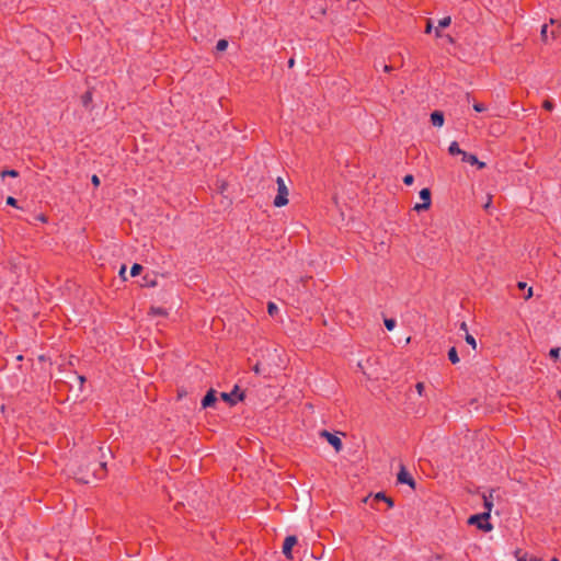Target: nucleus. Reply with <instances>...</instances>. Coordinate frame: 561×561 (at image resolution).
I'll return each instance as SVG.
<instances>
[{
	"label": "nucleus",
	"instance_id": "473e14b6",
	"mask_svg": "<svg viewBox=\"0 0 561 561\" xmlns=\"http://www.w3.org/2000/svg\"><path fill=\"white\" fill-rule=\"evenodd\" d=\"M543 107H545L546 110H549V111H550V110H552L553 105H552V103H551L550 101H545V103H543Z\"/></svg>",
	"mask_w": 561,
	"mask_h": 561
},
{
	"label": "nucleus",
	"instance_id": "7ed1b4c3",
	"mask_svg": "<svg viewBox=\"0 0 561 561\" xmlns=\"http://www.w3.org/2000/svg\"><path fill=\"white\" fill-rule=\"evenodd\" d=\"M220 397L224 401L233 405L237 402L242 401L244 399V392L240 391V388L238 386H234L231 392H221Z\"/></svg>",
	"mask_w": 561,
	"mask_h": 561
},
{
	"label": "nucleus",
	"instance_id": "37998d69",
	"mask_svg": "<svg viewBox=\"0 0 561 561\" xmlns=\"http://www.w3.org/2000/svg\"><path fill=\"white\" fill-rule=\"evenodd\" d=\"M383 70L388 72V71H390V70H391V67H390V66L385 65V66H383Z\"/></svg>",
	"mask_w": 561,
	"mask_h": 561
},
{
	"label": "nucleus",
	"instance_id": "09e8293b",
	"mask_svg": "<svg viewBox=\"0 0 561 561\" xmlns=\"http://www.w3.org/2000/svg\"><path fill=\"white\" fill-rule=\"evenodd\" d=\"M103 469L105 468L106 463L105 462H101L100 465Z\"/></svg>",
	"mask_w": 561,
	"mask_h": 561
},
{
	"label": "nucleus",
	"instance_id": "a211bd4d",
	"mask_svg": "<svg viewBox=\"0 0 561 561\" xmlns=\"http://www.w3.org/2000/svg\"><path fill=\"white\" fill-rule=\"evenodd\" d=\"M141 270H142V266L140 264L136 263L130 268V275L131 276H137V275L140 274Z\"/></svg>",
	"mask_w": 561,
	"mask_h": 561
},
{
	"label": "nucleus",
	"instance_id": "c03bdc74",
	"mask_svg": "<svg viewBox=\"0 0 561 561\" xmlns=\"http://www.w3.org/2000/svg\"><path fill=\"white\" fill-rule=\"evenodd\" d=\"M435 34H436V36H437V37H440V36H442V35H440V32L438 31V27L435 30Z\"/></svg>",
	"mask_w": 561,
	"mask_h": 561
},
{
	"label": "nucleus",
	"instance_id": "f3484780",
	"mask_svg": "<svg viewBox=\"0 0 561 561\" xmlns=\"http://www.w3.org/2000/svg\"><path fill=\"white\" fill-rule=\"evenodd\" d=\"M150 313L153 316H165L167 311L160 307H152Z\"/></svg>",
	"mask_w": 561,
	"mask_h": 561
},
{
	"label": "nucleus",
	"instance_id": "423d86ee",
	"mask_svg": "<svg viewBox=\"0 0 561 561\" xmlns=\"http://www.w3.org/2000/svg\"><path fill=\"white\" fill-rule=\"evenodd\" d=\"M397 479H398L399 483L408 484L412 489H415V481L411 477V474L407 471L404 466L400 467V471L398 473Z\"/></svg>",
	"mask_w": 561,
	"mask_h": 561
},
{
	"label": "nucleus",
	"instance_id": "c85d7f7f",
	"mask_svg": "<svg viewBox=\"0 0 561 561\" xmlns=\"http://www.w3.org/2000/svg\"><path fill=\"white\" fill-rule=\"evenodd\" d=\"M415 388H416L417 393H419L420 396H422L423 390H424V385H423V382H417V383H416V386H415Z\"/></svg>",
	"mask_w": 561,
	"mask_h": 561
},
{
	"label": "nucleus",
	"instance_id": "6e6552de",
	"mask_svg": "<svg viewBox=\"0 0 561 561\" xmlns=\"http://www.w3.org/2000/svg\"><path fill=\"white\" fill-rule=\"evenodd\" d=\"M217 398H216V391L214 389H210L206 396L204 397V399L202 400V407L203 408H208V407H211L215 402H216Z\"/></svg>",
	"mask_w": 561,
	"mask_h": 561
},
{
	"label": "nucleus",
	"instance_id": "de8ad7c7",
	"mask_svg": "<svg viewBox=\"0 0 561 561\" xmlns=\"http://www.w3.org/2000/svg\"><path fill=\"white\" fill-rule=\"evenodd\" d=\"M149 284H150V286H156V282L154 280H151Z\"/></svg>",
	"mask_w": 561,
	"mask_h": 561
},
{
	"label": "nucleus",
	"instance_id": "20e7f679",
	"mask_svg": "<svg viewBox=\"0 0 561 561\" xmlns=\"http://www.w3.org/2000/svg\"><path fill=\"white\" fill-rule=\"evenodd\" d=\"M420 197L423 201V203L415 204L414 210L422 211L428 209L431 206V191L428 188L421 190Z\"/></svg>",
	"mask_w": 561,
	"mask_h": 561
},
{
	"label": "nucleus",
	"instance_id": "f257e3e1",
	"mask_svg": "<svg viewBox=\"0 0 561 561\" xmlns=\"http://www.w3.org/2000/svg\"><path fill=\"white\" fill-rule=\"evenodd\" d=\"M276 184H277V195L274 198V206L283 207L288 204L289 191H288V187H287L285 181L283 180V178L278 176L276 179Z\"/></svg>",
	"mask_w": 561,
	"mask_h": 561
},
{
	"label": "nucleus",
	"instance_id": "79ce46f5",
	"mask_svg": "<svg viewBox=\"0 0 561 561\" xmlns=\"http://www.w3.org/2000/svg\"><path fill=\"white\" fill-rule=\"evenodd\" d=\"M557 23L560 25V23L558 22V20H556V19H550V24H552V25H553V24H557Z\"/></svg>",
	"mask_w": 561,
	"mask_h": 561
},
{
	"label": "nucleus",
	"instance_id": "1a4fd4ad",
	"mask_svg": "<svg viewBox=\"0 0 561 561\" xmlns=\"http://www.w3.org/2000/svg\"><path fill=\"white\" fill-rule=\"evenodd\" d=\"M431 122L436 127H442L444 125V115L439 111H435L431 114Z\"/></svg>",
	"mask_w": 561,
	"mask_h": 561
},
{
	"label": "nucleus",
	"instance_id": "2f4dec72",
	"mask_svg": "<svg viewBox=\"0 0 561 561\" xmlns=\"http://www.w3.org/2000/svg\"><path fill=\"white\" fill-rule=\"evenodd\" d=\"M459 328H460L461 331L465 332V334L469 333L468 332V327H467L466 322H461Z\"/></svg>",
	"mask_w": 561,
	"mask_h": 561
},
{
	"label": "nucleus",
	"instance_id": "4be33fe9",
	"mask_svg": "<svg viewBox=\"0 0 561 561\" xmlns=\"http://www.w3.org/2000/svg\"><path fill=\"white\" fill-rule=\"evenodd\" d=\"M385 325L389 331H391L396 327V321L393 319H385Z\"/></svg>",
	"mask_w": 561,
	"mask_h": 561
},
{
	"label": "nucleus",
	"instance_id": "4c0bfd02",
	"mask_svg": "<svg viewBox=\"0 0 561 561\" xmlns=\"http://www.w3.org/2000/svg\"><path fill=\"white\" fill-rule=\"evenodd\" d=\"M478 165L479 169H483L485 167V163L484 162H481L478 160V163H476Z\"/></svg>",
	"mask_w": 561,
	"mask_h": 561
},
{
	"label": "nucleus",
	"instance_id": "cd10ccee",
	"mask_svg": "<svg viewBox=\"0 0 561 561\" xmlns=\"http://www.w3.org/2000/svg\"><path fill=\"white\" fill-rule=\"evenodd\" d=\"M432 30H433V22H432V20H430V19H428V20L426 21L425 33H431V32H432Z\"/></svg>",
	"mask_w": 561,
	"mask_h": 561
},
{
	"label": "nucleus",
	"instance_id": "6ab92c4d",
	"mask_svg": "<svg viewBox=\"0 0 561 561\" xmlns=\"http://www.w3.org/2000/svg\"><path fill=\"white\" fill-rule=\"evenodd\" d=\"M465 340L472 348L477 347L476 339L470 333L465 334Z\"/></svg>",
	"mask_w": 561,
	"mask_h": 561
},
{
	"label": "nucleus",
	"instance_id": "dca6fc26",
	"mask_svg": "<svg viewBox=\"0 0 561 561\" xmlns=\"http://www.w3.org/2000/svg\"><path fill=\"white\" fill-rule=\"evenodd\" d=\"M450 23H451L450 16H445L438 21V27H442V28L447 27L450 25Z\"/></svg>",
	"mask_w": 561,
	"mask_h": 561
},
{
	"label": "nucleus",
	"instance_id": "aec40b11",
	"mask_svg": "<svg viewBox=\"0 0 561 561\" xmlns=\"http://www.w3.org/2000/svg\"><path fill=\"white\" fill-rule=\"evenodd\" d=\"M267 311L270 316H274L278 311V307L274 302H268Z\"/></svg>",
	"mask_w": 561,
	"mask_h": 561
},
{
	"label": "nucleus",
	"instance_id": "a18cd8bd",
	"mask_svg": "<svg viewBox=\"0 0 561 561\" xmlns=\"http://www.w3.org/2000/svg\"><path fill=\"white\" fill-rule=\"evenodd\" d=\"M528 561H540V560L535 557H531Z\"/></svg>",
	"mask_w": 561,
	"mask_h": 561
},
{
	"label": "nucleus",
	"instance_id": "49530a36",
	"mask_svg": "<svg viewBox=\"0 0 561 561\" xmlns=\"http://www.w3.org/2000/svg\"><path fill=\"white\" fill-rule=\"evenodd\" d=\"M22 359H23L22 355L16 356V360H22Z\"/></svg>",
	"mask_w": 561,
	"mask_h": 561
},
{
	"label": "nucleus",
	"instance_id": "412c9836",
	"mask_svg": "<svg viewBox=\"0 0 561 561\" xmlns=\"http://www.w3.org/2000/svg\"><path fill=\"white\" fill-rule=\"evenodd\" d=\"M7 175L16 178L19 175V173L15 170H5V171L1 172L2 178L7 176Z\"/></svg>",
	"mask_w": 561,
	"mask_h": 561
},
{
	"label": "nucleus",
	"instance_id": "b1692460",
	"mask_svg": "<svg viewBox=\"0 0 561 561\" xmlns=\"http://www.w3.org/2000/svg\"><path fill=\"white\" fill-rule=\"evenodd\" d=\"M547 30H548L547 24L542 25L541 31H540V35H541V39L543 42H546L547 38H548Z\"/></svg>",
	"mask_w": 561,
	"mask_h": 561
},
{
	"label": "nucleus",
	"instance_id": "9d476101",
	"mask_svg": "<svg viewBox=\"0 0 561 561\" xmlns=\"http://www.w3.org/2000/svg\"><path fill=\"white\" fill-rule=\"evenodd\" d=\"M448 152L451 154V156H457V154H460L462 156L463 154V150H461L459 148V145L457 141H453L450 145H449V148H448Z\"/></svg>",
	"mask_w": 561,
	"mask_h": 561
},
{
	"label": "nucleus",
	"instance_id": "393cba45",
	"mask_svg": "<svg viewBox=\"0 0 561 561\" xmlns=\"http://www.w3.org/2000/svg\"><path fill=\"white\" fill-rule=\"evenodd\" d=\"M403 182L404 184L407 185H411L413 182H414V178L412 174H407L404 178H403Z\"/></svg>",
	"mask_w": 561,
	"mask_h": 561
},
{
	"label": "nucleus",
	"instance_id": "7c9ffc66",
	"mask_svg": "<svg viewBox=\"0 0 561 561\" xmlns=\"http://www.w3.org/2000/svg\"><path fill=\"white\" fill-rule=\"evenodd\" d=\"M7 204L10 205V206H16V199L12 196H9L7 198Z\"/></svg>",
	"mask_w": 561,
	"mask_h": 561
},
{
	"label": "nucleus",
	"instance_id": "72a5a7b5",
	"mask_svg": "<svg viewBox=\"0 0 561 561\" xmlns=\"http://www.w3.org/2000/svg\"><path fill=\"white\" fill-rule=\"evenodd\" d=\"M533 296V288L529 287L527 290V295L525 296V299H529Z\"/></svg>",
	"mask_w": 561,
	"mask_h": 561
},
{
	"label": "nucleus",
	"instance_id": "39448f33",
	"mask_svg": "<svg viewBox=\"0 0 561 561\" xmlns=\"http://www.w3.org/2000/svg\"><path fill=\"white\" fill-rule=\"evenodd\" d=\"M320 436L324 437L328 440V443L335 449V451L339 453L342 450V440L336 435L331 434L330 432L324 430L320 432Z\"/></svg>",
	"mask_w": 561,
	"mask_h": 561
},
{
	"label": "nucleus",
	"instance_id": "4468645a",
	"mask_svg": "<svg viewBox=\"0 0 561 561\" xmlns=\"http://www.w3.org/2000/svg\"><path fill=\"white\" fill-rule=\"evenodd\" d=\"M448 358L453 364L459 363V357L455 347H451L448 352Z\"/></svg>",
	"mask_w": 561,
	"mask_h": 561
},
{
	"label": "nucleus",
	"instance_id": "ddd939ff",
	"mask_svg": "<svg viewBox=\"0 0 561 561\" xmlns=\"http://www.w3.org/2000/svg\"><path fill=\"white\" fill-rule=\"evenodd\" d=\"M461 157H462V161H465V162H468L470 164L478 163V158L474 154H471V153H468L465 151Z\"/></svg>",
	"mask_w": 561,
	"mask_h": 561
},
{
	"label": "nucleus",
	"instance_id": "f8f14e48",
	"mask_svg": "<svg viewBox=\"0 0 561 561\" xmlns=\"http://www.w3.org/2000/svg\"><path fill=\"white\" fill-rule=\"evenodd\" d=\"M484 507L486 508V512H491L493 507V492H491L489 495H484Z\"/></svg>",
	"mask_w": 561,
	"mask_h": 561
},
{
	"label": "nucleus",
	"instance_id": "bb28decb",
	"mask_svg": "<svg viewBox=\"0 0 561 561\" xmlns=\"http://www.w3.org/2000/svg\"><path fill=\"white\" fill-rule=\"evenodd\" d=\"M119 276L126 280L127 277H126V266L125 265H122L121 268H119V272H118Z\"/></svg>",
	"mask_w": 561,
	"mask_h": 561
},
{
	"label": "nucleus",
	"instance_id": "5701e85b",
	"mask_svg": "<svg viewBox=\"0 0 561 561\" xmlns=\"http://www.w3.org/2000/svg\"><path fill=\"white\" fill-rule=\"evenodd\" d=\"M473 108L477 112H484V111H486V106L483 103H479V102L473 103Z\"/></svg>",
	"mask_w": 561,
	"mask_h": 561
},
{
	"label": "nucleus",
	"instance_id": "3c124183",
	"mask_svg": "<svg viewBox=\"0 0 561 561\" xmlns=\"http://www.w3.org/2000/svg\"><path fill=\"white\" fill-rule=\"evenodd\" d=\"M551 561H559L557 558H553Z\"/></svg>",
	"mask_w": 561,
	"mask_h": 561
},
{
	"label": "nucleus",
	"instance_id": "0eeeda50",
	"mask_svg": "<svg viewBox=\"0 0 561 561\" xmlns=\"http://www.w3.org/2000/svg\"><path fill=\"white\" fill-rule=\"evenodd\" d=\"M296 543H297L296 536L286 537L284 545H283V553L287 559H293L291 550Z\"/></svg>",
	"mask_w": 561,
	"mask_h": 561
},
{
	"label": "nucleus",
	"instance_id": "a878e982",
	"mask_svg": "<svg viewBox=\"0 0 561 561\" xmlns=\"http://www.w3.org/2000/svg\"><path fill=\"white\" fill-rule=\"evenodd\" d=\"M549 355L552 358H558L560 356V348H558V347L551 348Z\"/></svg>",
	"mask_w": 561,
	"mask_h": 561
},
{
	"label": "nucleus",
	"instance_id": "58836bf2",
	"mask_svg": "<svg viewBox=\"0 0 561 561\" xmlns=\"http://www.w3.org/2000/svg\"><path fill=\"white\" fill-rule=\"evenodd\" d=\"M294 65H295V59H294V58H290V59L288 60V66L291 68V67H294Z\"/></svg>",
	"mask_w": 561,
	"mask_h": 561
},
{
	"label": "nucleus",
	"instance_id": "8fccbe9b",
	"mask_svg": "<svg viewBox=\"0 0 561 561\" xmlns=\"http://www.w3.org/2000/svg\"><path fill=\"white\" fill-rule=\"evenodd\" d=\"M39 220L45 221L44 216H41V217H39Z\"/></svg>",
	"mask_w": 561,
	"mask_h": 561
},
{
	"label": "nucleus",
	"instance_id": "c9c22d12",
	"mask_svg": "<svg viewBox=\"0 0 561 561\" xmlns=\"http://www.w3.org/2000/svg\"><path fill=\"white\" fill-rule=\"evenodd\" d=\"M517 286L519 289H525L527 287V284L524 282H519Z\"/></svg>",
	"mask_w": 561,
	"mask_h": 561
},
{
	"label": "nucleus",
	"instance_id": "f704fd0d",
	"mask_svg": "<svg viewBox=\"0 0 561 561\" xmlns=\"http://www.w3.org/2000/svg\"><path fill=\"white\" fill-rule=\"evenodd\" d=\"M253 371H254L255 374H261V367H260V365H259V364H256V365L253 367Z\"/></svg>",
	"mask_w": 561,
	"mask_h": 561
},
{
	"label": "nucleus",
	"instance_id": "a19ab883",
	"mask_svg": "<svg viewBox=\"0 0 561 561\" xmlns=\"http://www.w3.org/2000/svg\"><path fill=\"white\" fill-rule=\"evenodd\" d=\"M517 561H528V559L526 556H523V557H518Z\"/></svg>",
	"mask_w": 561,
	"mask_h": 561
},
{
	"label": "nucleus",
	"instance_id": "f03ea898",
	"mask_svg": "<svg viewBox=\"0 0 561 561\" xmlns=\"http://www.w3.org/2000/svg\"><path fill=\"white\" fill-rule=\"evenodd\" d=\"M489 519V512H484L482 514L472 515L468 519V523L470 525H476L478 528L490 531L492 529V525L488 522Z\"/></svg>",
	"mask_w": 561,
	"mask_h": 561
},
{
	"label": "nucleus",
	"instance_id": "e433bc0d",
	"mask_svg": "<svg viewBox=\"0 0 561 561\" xmlns=\"http://www.w3.org/2000/svg\"><path fill=\"white\" fill-rule=\"evenodd\" d=\"M491 205V196L488 197V202L484 204V208L488 209Z\"/></svg>",
	"mask_w": 561,
	"mask_h": 561
},
{
	"label": "nucleus",
	"instance_id": "ea45409f",
	"mask_svg": "<svg viewBox=\"0 0 561 561\" xmlns=\"http://www.w3.org/2000/svg\"><path fill=\"white\" fill-rule=\"evenodd\" d=\"M78 379L80 381V386H82L83 382L85 381V378L83 376H78Z\"/></svg>",
	"mask_w": 561,
	"mask_h": 561
},
{
	"label": "nucleus",
	"instance_id": "2eb2a0df",
	"mask_svg": "<svg viewBox=\"0 0 561 561\" xmlns=\"http://www.w3.org/2000/svg\"><path fill=\"white\" fill-rule=\"evenodd\" d=\"M228 47V42L226 39H219L216 45V49L218 51H225Z\"/></svg>",
	"mask_w": 561,
	"mask_h": 561
},
{
	"label": "nucleus",
	"instance_id": "c756f323",
	"mask_svg": "<svg viewBox=\"0 0 561 561\" xmlns=\"http://www.w3.org/2000/svg\"><path fill=\"white\" fill-rule=\"evenodd\" d=\"M91 182H92V184H93L94 186H99V185H100V179H99V176H98V175H95V174H94V175H92V178H91Z\"/></svg>",
	"mask_w": 561,
	"mask_h": 561
},
{
	"label": "nucleus",
	"instance_id": "9b49d317",
	"mask_svg": "<svg viewBox=\"0 0 561 561\" xmlns=\"http://www.w3.org/2000/svg\"><path fill=\"white\" fill-rule=\"evenodd\" d=\"M374 499H375V500H377V501L386 502V503H387V505H388L389 507H393V501H392V499H390V497L386 496V494H385V493H382V492H378V493H376V494H375V496H374Z\"/></svg>",
	"mask_w": 561,
	"mask_h": 561
}]
</instances>
